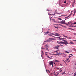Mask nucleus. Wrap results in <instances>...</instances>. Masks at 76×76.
Instances as JSON below:
<instances>
[{
	"label": "nucleus",
	"instance_id": "obj_45",
	"mask_svg": "<svg viewBox=\"0 0 76 76\" xmlns=\"http://www.w3.org/2000/svg\"><path fill=\"white\" fill-rule=\"evenodd\" d=\"M63 61H64V62H65V61H64V60H63Z\"/></svg>",
	"mask_w": 76,
	"mask_h": 76
},
{
	"label": "nucleus",
	"instance_id": "obj_57",
	"mask_svg": "<svg viewBox=\"0 0 76 76\" xmlns=\"http://www.w3.org/2000/svg\"><path fill=\"white\" fill-rule=\"evenodd\" d=\"M48 15H50V14H48Z\"/></svg>",
	"mask_w": 76,
	"mask_h": 76
},
{
	"label": "nucleus",
	"instance_id": "obj_19",
	"mask_svg": "<svg viewBox=\"0 0 76 76\" xmlns=\"http://www.w3.org/2000/svg\"><path fill=\"white\" fill-rule=\"evenodd\" d=\"M52 20H53V21L55 22H56V21H55V19H53Z\"/></svg>",
	"mask_w": 76,
	"mask_h": 76
},
{
	"label": "nucleus",
	"instance_id": "obj_52",
	"mask_svg": "<svg viewBox=\"0 0 76 76\" xmlns=\"http://www.w3.org/2000/svg\"><path fill=\"white\" fill-rule=\"evenodd\" d=\"M46 55L47 56V54H46Z\"/></svg>",
	"mask_w": 76,
	"mask_h": 76
},
{
	"label": "nucleus",
	"instance_id": "obj_9",
	"mask_svg": "<svg viewBox=\"0 0 76 76\" xmlns=\"http://www.w3.org/2000/svg\"><path fill=\"white\" fill-rule=\"evenodd\" d=\"M63 37H64V38H69V39H71V37L69 38V37H68L64 35H63Z\"/></svg>",
	"mask_w": 76,
	"mask_h": 76
},
{
	"label": "nucleus",
	"instance_id": "obj_32",
	"mask_svg": "<svg viewBox=\"0 0 76 76\" xmlns=\"http://www.w3.org/2000/svg\"><path fill=\"white\" fill-rule=\"evenodd\" d=\"M47 57L49 58H50V57H49L48 56H47Z\"/></svg>",
	"mask_w": 76,
	"mask_h": 76
},
{
	"label": "nucleus",
	"instance_id": "obj_48",
	"mask_svg": "<svg viewBox=\"0 0 76 76\" xmlns=\"http://www.w3.org/2000/svg\"><path fill=\"white\" fill-rule=\"evenodd\" d=\"M42 49H44V48H42Z\"/></svg>",
	"mask_w": 76,
	"mask_h": 76
},
{
	"label": "nucleus",
	"instance_id": "obj_43",
	"mask_svg": "<svg viewBox=\"0 0 76 76\" xmlns=\"http://www.w3.org/2000/svg\"><path fill=\"white\" fill-rule=\"evenodd\" d=\"M54 75H55V76H57V75H56V74H54Z\"/></svg>",
	"mask_w": 76,
	"mask_h": 76
},
{
	"label": "nucleus",
	"instance_id": "obj_10",
	"mask_svg": "<svg viewBox=\"0 0 76 76\" xmlns=\"http://www.w3.org/2000/svg\"><path fill=\"white\" fill-rule=\"evenodd\" d=\"M52 35H54L55 36V34L54 33H51V34L49 35L50 36H52V37H54V36Z\"/></svg>",
	"mask_w": 76,
	"mask_h": 76
},
{
	"label": "nucleus",
	"instance_id": "obj_17",
	"mask_svg": "<svg viewBox=\"0 0 76 76\" xmlns=\"http://www.w3.org/2000/svg\"><path fill=\"white\" fill-rule=\"evenodd\" d=\"M41 54L42 55H44V52H43V51H42Z\"/></svg>",
	"mask_w": 76,
	"mask_h": 76
},
{
	"label": "nucleus",
	"instance_id": "obj_18",
	"mask_svg": "<svg viewBox=\"0 0 76 76\" xmlns=\"http://www.w3.org/2000/svg\"><path fill=\"white\" fill-rule=\"evenodd\" d=\"M58 20H61V18H58Z\"/></svg>",
	"mask_w": 76,
	"mask_h": 76
},
{
	"label": "nucleus",
	"instance_id": "obj_38",
	"mask_svg": "<svg viewBox=\"0 0 76 76\" xmlns=\"http://www.w3.org/2000/svg\"><path fill=\"white\" fill-rule=\"evenodd\" d=\"M56 61H58V60H56Z\"/></svg>",
	"mask_w": 76,
	"mask_h": 76
},
{
	"label": "nucleus",
	"instance_id": "obj_15",
	"mask_svg": "<svg viewBox=\"0 0 76 76\" xmlns=\"http://www.w3.org/2000/svg\"><path fill=\"white\" fill-rule=\"evenodd\" d=\"M70 44H74L75 43L72 42V41H71L70 42Z\"/></svg>",
	"mask_w": 76,
	"mask_h": 76
},
{
	"label": "nucleus",
	"instance_id": "obj_29",
	"mask_svg": "<svg viewBox=\"0 0 76 76\" xmlns=\"http://www.w3.org/2000/svg\"><path fill=\"white\" fill-rule=\"evenodd\" d=\"M63 57H66V55H65V56H64V55H63Z\"/></svg>",
	"mask_w": 76,
	"mask_h": 76
},
{
	"label": "nucleus",
	"instance_id": "obj_55",
	"mask_svg": "<svg viewBox=\"0 0 76 76\" xmlns=\"http://www.w3.org/2000/svg\"><path fill=\"white\" fill-rule=\"evenodd\" d=\"M61 54H63V53H61Z\"/></svg>",
	"mask_w": 76,
	"mask_h": 76
},
{
	"label": "nucleus",
	"instance_id": "obj_8",
	"mask_svg": "<svg viewBox=\"0 0 76 76\" xmlns=\"http://www.w3.org/2000/svg\"><path fill=\"white\" fill-rule=\"evenodd\" d=\"M54 34H55V36H56V37H58L60 35V34L57 33H54Z\"/></svg>",
	"mask_w": 76,
	"mask_h": 76
},
{
	"label": "nucleus",
	"instance_id": "obj_25",
	"mask_svg": "<svg viewBox=\"0 0 76 76\" xmlns=\"http://www.w3.org/2000/svg\"><path fill=\"white\" fill-rule=\"evenodd\" d=\"M65 53H68V54H69V52H68L67 51H66L65 52Z\"/></svg>",
	"mask_w": 76,
	"mask_h": 76
},
{
	"label": "nucleus",
	"instance_id": "obj_2",
	"mask_svg": "<svg viewBox=\"0 0 76 76\" xmlns=\"http://www.w3.org/2000/svg\"><path fill=\"white\" fill-rule=\"evenodd\" d=\"M57 43L58 44H64V42H59L58 41H57Z\"/></svg>",
	"mask_w": 76,
	"mask_h": 76
},
{
	"label": "nucleus",
	"instance_id": "obj_51",
	"mask_svg": "<svg viewBox=\"0 0 76 76\" xmlns=\"http://www.w3.org/2000/svg\"><path fill=\"white\" fill-rule=\"evenodd\" d=\"M76 26H74V27H76Z\"/></svg>",
	"mask_w": 76,
	"mask_h": 76
},
{
	"label": "nucleus",
	"instance_id": "obj_7",
	"mask_svg": "<svg viewBox=\"0 0 76 76\" xmlns=\"http://www.w3.org/2000/svg\"><path fill=\"white\" fill-rule=\"evenodd\" d=\"M64 42V44H68V43H67V42H67V41L66 40H65L64 41V42Z\"/></svg>",
	"mask_w": 76,
	"mask_h": 76
},
{
	"label": "nucleus",
	"instance_id": "obj_26",
	"mask_svg": "<svg viewBox=\"0 0 76 76\" xmlns=\"http://www.w3.org/2000/svg\"><path fill=\"white\" fill-rule=\"evenodd\" d=\"M51 18H52V17H50V20L51 21Z\"/></svg>",
	"mask_w": 76,
	"mask_h": 76
},
{
	"label": "nucleus",
	"instance_id": "obj_12",
	"mask_svg": "<svg viewBox=\"0 0 76 76\" xmlns=\"http://www.w3.org/2000/svg\"><path fill=\"white\" fill-rule=\"evenodd\" d=\"M50 41H49V40H47V41L44 42L43 44H45V43L46 42H50Z\"/></svg>",
	"mask_w": 76,
	"mask_h": 76
},
{
	"label": "nucleus",
	"instance_id": "obj_37",
	"mask_svg": "<svg viewBox=\"0 0 76 76\" xmlns=\"http://www.w3.org/2000/svg\"><path fill=\"white\" fill-rule=\"evenodd\" d=\"M58 51V50H56L55 52H57V51Z\"/></svg>",
	"mask_w": 76,
	"mask_h": 76
},
{
	"label": "nucleus",
	"instance_id": "obj_3",
	"mask_svg": "<svg viewBox=\"0 0 76 76\" xmlns=\"http://www.w3.org/2000/svg\"><path fill=\"white\" fill-rule=\"evenodd\" d=\"M65 20H62V21H61L59 23H61V24H66Z\"/></svg>",
	"mask_w": 76,
	"mask_h": 76
},
{
	"label": "nucleus",
	"instance_id": "obj_47",
	"mask_svg": "<svg viewBox=\"0 0 76 76\" xmlns=\"http://www.w3.org/2000/svg\"><path fill=\"white\" fill-rule=\"evenodd\" d=\"M47 10V11H48V9H47V10Z\"/></svg>",
	"mask_w": 76,
	"mask_h": 76
},
{
	"label": "nucleus",
	"instance_id": "obj_11",
	"mask_svg": "<svg viewBox=\"0 0 76 76\" xmlns=\"http://www.w3.org/2000/svg\"><path fill=\"white\" fill-rule=\"evenodd\" d=\"M45 48H46L47 49H48V45H45Z\"/></svg>",
	"mask_w": 76,
	"mask_h": 76
},
{
	"label": "nucleus",
	"instance_id": "obj_49",
	"mask_svg": "<svg viewBox=\"0 0 76 76\" xmlns=\"http://www.w3.org/2000/svg\"><path fill=\"white\" fill-rule=\"evenodd\" d=\"M62 70H61V71H60V72H62Z\"/></svg>",
	"mask_w": 76,
	"mask_h": 76
},
{
	"label": "nucleus",
	"instance_id": "obj_34",
	"mask_svg": "<svg viewBox=\"0 0 76 76\" xmlns=\"http://www.w3.org/2000/svg\"><path fill=\"white\" fill-rule=\"evenodd\" d=\"M48 72L49 73H50V71L49 70H48Z\"/></svg>",
	"mask_w": 76,
	"mask_h": 76
},
{
	"label": "nucleus",
	"instance_id": "obj_30",
	"mask_svg": "<svg viewBox=\"0 0 76 76\" xmlns=\"http://www.w3.org/2000/svg\"><path fill=\"white\" fill-rule=\"evenodd\" d=\"M58 69L60 70V68H58L57 69V70H58Z\"/></svg>",
	"mask_w": 76,
	"mask_h": 76
},
{
	"label": "nucleus",
	"instance_id": "obj_14",
	"mask_svg": "<svg viewBox=\"0 0 76 76\" xmlns=\"http://www.w3.org/2000/svg\"><path fill=\"white\" fill-rule=\"evenodd\" d=\"M59 47V46H58V45L57 46H56L55 47V49H58V47Z\"/></svg>",
	"mask_w": 76,
	"mask_h": 76
},
{
	"label": "nucleus",
	"instance_id": "obj_33",
	"mask_svg": "<svg viewBox=\"0 0 76 76\" xmlns=\"http://www.w3.org/2000/svg\"><path fill=\"white\" fill-rule=\"evenodd\" d=\"M66 3V1H64V3Z\"/></svg>",
	"mask_w": 76,
	"mask_h": 76
},
{
	"label": "nucleus",
	"instance_id": "obj_21",
	"mask_svg": "<svg viewBox=\"0 0 76 76\" xmlns=\"http://www.w3.org/2000/svg\"><path fill=\"white\" fill-rule=\"evenodd\" d=\"M71 15H72V14H70V15H69V16H68V17H67L66 18H69V16H71Z\"/></svg>",
	"mask_w": 76,
	"mask_h": 76
},
{
	"label": "nucleus",
	"instance_id": "obj_54",
	"mask_svg": "<svg viewBox=\"0 0 76 76\" xmlns=\"http://www.w3.org/2000/svg\"><path fill=\"white\" fill-rule=\"evenodd\" d=\"M56 11H57V10H56Z\"/></svg>",
	"mask_w": 76,
	"mask_h": 76
},
{
	"label": "nucleus",
	"instance_id": "obj_22",
	"mask_svg": "<svg viewBox=\"0 0 76 76\" xmlns=\"http://www.w3.org/2000/svg\"><path fill=\"white\" fill-rule=\"evenodd\" d=\"M49 39L52 40V39H53V38H49Z\"/></svg>",
	"mask_w": 76,
	"mask_h": 76
},
{
	"label": "nucleus",
	"instance_id": "obj_5",
	"mask_svg": "<svg viewBox=\"0 0 76 76\" xmlns=\"http://www.w3.org/2000/svg\"><path fill=\"white\" fill-rule=\"evenodd\" d=\"M59 40H62L63 41H64L65 40H64V38H61L60 37H58Z\"/></svg>",
	"mask_w": 76,
	"mask_h": 76
},
{
	"label": "nucleus",
	"instance_id": "obj_36",
	"mask_svg": "<svg viewBox=\"0 0 76 76\" xmlns=\"http://www.w3.org/2000/svg\"><path fill=\"white\" fill-rule=\"evenodd\" d=\"M72 31H75V29H72Z\"/></svg>",
	"mask_w": 76,
	"mask_h": 76
},
{
	"label": "nucleus",
	"instance_id": "obj_40",
	"mask_svg": "<svg viewBox=\"0 0 76 76\" xmlns=\"http://www.w3.org/2000/svg\"><path fill=\"white\" fill-rule=\"evenodd\" d=\"M60 66H62V64H60Z\"/></svg>",
	"mask_w": 76,
	"mask_h": 76
},
{
	"label": "nucleus",
	"instance_id": "obj_13",
	"mask_svg": "<svg viewBox=\"0 0 76 76\" xmlns=\"http://www.w3.org/2000/svg\"><path fill=\"white\" fill-rule=\"evenodd\" d=\"M58 25H60V26H62L63 28H66V26H63L62 25L59 24Z\"/></svg>",
	"mask_w": 76,
	"mask_h": 76
},
{
	"label": "nucleus",
	"instance_id": "obj_42",
	"mask_svg": "<svg viewBox=\"0 0 76 76\" xmlns=\"http://www.w3.org/2000/svg\"><path fill=\"white\" fill-rule=\"evenodd\" d=\"M62 46H63V45H61V47H62Z\"/></svg>",
	"mask_w": 76,
	"mask_h": 76
},
{
	"label": "nucleus",
	"instance_id": "obj_53",
	"mask_svg": "<svg viewBox=\"0 0 76 76\" xmlns=\"http://www.w3.org/2000/svg\"><path fill=\"white\" fill-rule=\"evenodd\" d=\"M55 55H57V54H56Z\"/></svg>",
	"mask_w": 76,
	"mask_h": 76
},
{
	"label": "nucleus",
	"instance_id": "obj_27",
	"mask_svg": "<svg viewBox=\"0 0 76 76\" xmlns=\"http://www.w3.org/2000/svg\"><path fill=\"white\" fill-rule=\"evenodd\" d=\"M49 31H47V32H46V34H49Z\"/></svg>",
	"mask_w": 76,
	"mask_h": 76
},
{
	"label": "nucleus",
	"instance_id": "obj_59",
	"mask_svg": "<svg viewBox=\"0 0 76 76\" xmlns=\"http://www.w3.org/2000/svg\"><path fill=\"white\" fill-rule=\"evenodd\" d=\"M67 60H68V59H67Z\"/></svg>",
	"mask_w": 76,
	"mask_h": 76
},
{
	"label": "nucleus",
	"instance_id": "obj_1",
	"mask_svg": "<svg viewBox=\"0 0 76 76\" xmlns=\"http://www.w3.org/2000/svg\"><path fill=\"white\" fill-rule=\"evenodd\" d=\"M72 23L71 22H68V24H68V26H69V27H73V26L72 25H73V23Z\"/></svg>",
	"mask_w": 76,
	"mask_h": 76
},
{
	"label": "nucleus",
	"instance_id": "obj_50",
	"mask_svg": "<svg viewBox=\"0 0 76 76\" xmlns=\"http://www.w3.org/2000/svg\"><path fill=\"white\" fill-rule=\"evenodd\" d=\"M46 71L47 72V70H46Z\"/></svg>",
	"mask_w": 76,
	"mask_h": 76
},
{
	"label": "nucleus",
	"instance_id": "obj_6",
	"mask_svg": "<svg viewBox=\"0 0 76 76\" xmlns=\"http://www.w3.org/2000/svg\"><path fill=\"white\" fill-rule=\"evenodd\" d=\"M55 26H54V27L55 28H56L57 29H58V26H57V25H58V24H55Z\"/></svg>",
	"mask_w": 76,
	"mask_h": 76
},
{
	"label": "nucleus",
	"instance_id": "obj_28",
	"mask_svg": "<svg viewBox=\"0 0 76 76\" xmlns=\"http://www.w3.org/2000/svg\"><path fill=\"white\" fill-rule=\"evenodd\" d=\"M73 50H74V51H76V49H75V48H74Z\"/></svg>",
	"mask_w": 76,
	"mask_h": 76
},
{
	"label": "nucleus",
	"instance_id": "obj_4",
	"mask_svg": "<svg viewBox=\"0 0 76 76\" xmlns=\"http://www.w3.org/2000/svg\"><path fill=\"white\" fill-rule=\"evenodd\" d=\"M49 64L50 65H52V66H53V61H50L49 62Z\"/></svg>",
	"mask_w": 76,
	"mask_h": 76
},
{
	"label": "nucleus",
	"instance_id": "obj_24",
	"mask_svg": "<svg viewBox=\"0 0 76 76\" xmlns=\"http://www.w3.org/2000/svg\"><path fill=\"white\" fill-rule=\"evenodd\" d=\"M65 23L66 24H65V25H67L68 26V25H69L68 23Z\"/></svg>",
	"mask_w": 76,
	"mask_h": 76
},
{
	"label": "nucleus",
	"instance_id": "obj_56",
	"mask_svg": "<svg viewBox=\"0 0 76 76\" xmlns=\"http://www.w3.org/2000/svg\"><path fill=\"white\" fill-rule=\"evenodd\" d=\"M55 64V63H54V64Z\"/></svg>",
	"mask_w": 76,
	"mask_h": 76
},
{
	"label": "nucleus",
	"instance_id": "obj_46",
	"mask_svg": "<svg viewBox=\"0 0 76 76\" xmlns=\"http://www.w3.org/2000/svg\"><path fill=\"white\" fill-rule=\"evenodd\" d=\"M41 57H42V55H41Z\"/></svg>",
	"mask_w": 76,
	"mask_h": 76
},
{
	"label": "nucleus",
	"instance_id": "obj_58",
	"mask_svg": "<svg viewBox=\"0 0 76 76\" xmlns=\"http://www.w3.org/2000/svg\"><path fill=\"white\" fill-rule=\"evenodd\" d=\"M44 49H45V48H44Z\"/></svg>",
	"mask_w": 76,
	"mask_h": 76
},
{
	"label": "nucleus",
	"instance_id": "obj_41",
	"mask_svg": "<svg viewBox=\"0 0 76 76\" xmlns=\"http://www.w3.org/2000/svg\"><path fill=\"white\" fill-rule=\"evenodd\" d=\"M53 75V73H50V75Z\"/></svg>",
	"mask_w": 76,
	"mask_h": 76
},
{
	"label": "nucleus",
	"instance_id": "obj_23",
	"mask_svg": "<svg viewBox=\"0 0 76 76\" xmlns=\"http://www.w3.org/2000/svg\"><path fill=\"white\" fill-rule=\"evenodd\" d=\"M72 24H73V25H75V24H76V22L73 23H72Z\"/></svg>",
	"mask_w": 76,
	"mask_h": 76
},
{
	"label": "nucleus",
	"instance_id": "obj_44",
	"mask_svg": "<svg viewBox=\"0 0 76 76\" xmlns=\"http://www.w3.org/2000/svg\"><path fill=\"white\" fill-rule=\"evenodd\" d=\"M50 15H52V16H53V14H50Z\"/></svg>",
	"mask_w": 76,
	"mask_h": 76
},
{
	"label": "nucleus",
	"instance_id": "obj_35",
	"mask_svg": "<svg viewBox=\"0 0 76 76\" xmlns=\"http://www.w3.org/2000/svg\"><path fill=\"white\" fill-rule=\"evenodd\" d=\"M70 55L71 56H73V55H72V54H70Z\"/></svg>",
	"mask_w": 76,
	"mask_h": 76
},
{
	"label": "nucleus",
	"instance_id": "obj_16",
	"mask_svg": "<svg viewBox=\"0 0 76 76\" xmlns=\"http://www.w3.org/2000/svg\"><path fill=\"white\" fill-rule=\"evenodd\" d=\"M66 72V71H64V72H63L62 73V75H64V74H66V73L65 72Z\"/></svg>",
	"mask_w": 76,
	"mask_h": 76
},
{
	"label": "nucleus",
	"instance_id": "obj_31",
	"mask_svg": "<svg viewBox=\"0 0 76 76\" xmlns=\"http://www.w3.org/2000/svg\"><path fill=\"white\" fill-rule=\"evenodd\" d=\"M72 56H69V58H70V57H71Z\"/></svg>",
	"mask_w": 76,
	"mask_h": 76
},
{
	"label": "nucleus",
	"instance_id": "obj_39",
	"mask_svg": "<svg viewBox=\"0 0 76 76\" xmlns=\"http://www.w3.org/2000/svg\"><path fill=\"white\" fill-rule=\"evenodd\" d=\"M68 29H72V28H69Z\"/></svg>",
	"mask_w": 76,
	"mask_h": 76
},
{
	"label": "nucleus",
	"instance_id": "obj_20",
	"mask_svg": "<svg viewBox=\"0 0 76 76\" xmlns=\"http://www.w3.org/2000/svg\"><path fill=\"white\" fill-rule=\"evenodd\" d=\"M55 14H56V12H54V14H53L52 15H55Z\"/></svg>",
	"mask_w": 76,
	"mask_h": 76
}]
</instances>
